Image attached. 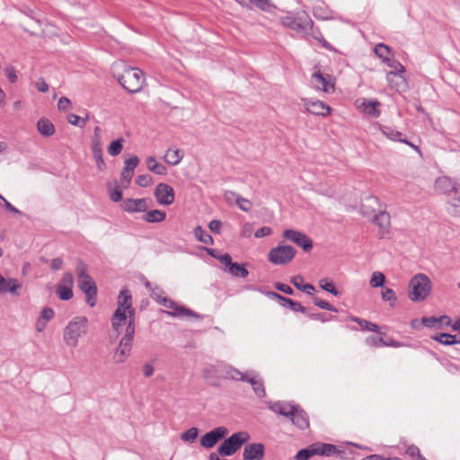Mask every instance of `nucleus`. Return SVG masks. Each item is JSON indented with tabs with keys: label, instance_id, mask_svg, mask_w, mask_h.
Instances as JSON below:
<instances>
[{
	"label": "nucleus",
	"instance_id": "obj_1",
	"mask_svg": "<svg viewBox=\"0 0 460 460\" xmlns=\"http://www.w3.org/2000/svg\"><path fill=\"white\" fill-rule=\"evenodd\" d=\"M88 332V319L85 316H75L72 318L63 332V340L66 346L75 348L78 346L79 339L84 337Z\"/></svg>",
	"mask_w": 460,
	"mask_h": 460
},
{
	"label": "nucleus",
	"instance_id": "obj_2",
	"mask_svg": "<svg viewBox=\"0 0 460 460\" xmlns=\"http://www.w3.org/2000/svg\"><path fill=\"white\" fill-rule=\"evenodd\" d=\"M123 66V74L117 77L119 83L129 93H135L141 91L145 84L143 71L137 67Z\"/></svg>",
	"mask_w": 460,
	"mask_h": 460
},
{
	"label": "nucleus",
	"instance_id": "obj_3",
	"mask_svg": "<svg viewBox=\"0 0 460 460\" xmlns=\"http://www.w3.org/2000/svg\"><path fill=\"white\" fill-rule=\"evenodd\" d=\"M431 291V281L429 278L419 273L411 278L408 287V296L413 302H420L428 297Z\"/></svg>",
	"mask_w": 460,
	"mask_h": 460
},
{
	"label": "nucleus",
	"instance_id": "obj_4",
	"mask_svg": "<svg viewBox=\"0 0 460 460\" xmlns=\"http://www.w3.org/2000/svg\"><path fill=\"white\" fill-rule=\"evenodd\" d=\"M86 270V265L79 260L76 264L78 286L85 294L87 304L90 306H94L97 288L93 279L87 274Z\"/></svg>",
	"mask_w": 460,
	"mask_h": 460
},
{
	"label": "nucleus",
	"instance_id": "obj_5",
	"mask_svg": "<svg viewBox=\"0 0 460 460\" xmlns=\"http://www.w3.org/2000/svg\"><path fill=\"white\" fill-rule=\"evenodd\" d=\"M135 334V323L128 320L126 332L113 355L116 363H123L129 357Z\"/></svg>",
	"mask_w": 460,
	"mask_h": 460
},
{
	"label": "nucleus",
	"instance_id": "obj_6",
	"mask_svg": "<svg viewBox=\"0 0 460 460\" xmlns=\"http://www.w3.org/2000/svg\"><path fill=\"white\" fill-rule=\"evenodd\" d=\"M251 438L246 431L234 433L217 447L218 454L221 456H230L235 454L243 445Z\"/></svg>",
	"mask_w": 460,
	"mask_h": 460
},
{
	"label": "nucleus",
	"instance_id": "obj_7",
	"mask_svg": "<svg viewBox=\"0 0 460 460\" xmlns=\"http://www.w3.org/2000/svg\"><path fill=\"white\" fill-rule=\"evenodd\" d=\"M296 251L289 245H279L272 248L268 254L269 261L275 265H285L295 257Z\"/></svg>",
	"mask_w": 460,
	"mask_h": 460
},
{
	"label": "nucleus",
	"instance_id": "obj_8",
	"mask_svg": "<svg viewBox=\"0 0 460 460\" xmlns=\"http://www.w3.org/2000/svg\"><path fill=\"white\" fill-rule=\"evenodd\" d=\"M280 22L284 27L297 32L306 30L312 22L311 19L305 13H303L298 16H294L293 13H288L287 15L280 18Z\"/></svg>",
	"mask_w": 460,
	"mask_h": 460
},
{
	"label": "nucleus",
	"instance_id": "obj_9",
	"mask_svg": "<svg viewBox=\"0 0 460 460\" xmlns=\"http://www.w3.org/2000/svg\"><path fill=\"white\" fill-rule=\"evenodd\" d=\"M312 86L319 91H323L326 93H332L334 91V80L329 74H323L322 72L315 71L311 77Z\"/></svg>",
	"mask_w": 460,
	"mask_h": 460
},
{
	"label": "nucleus",
	"instance_id": "obj_10",
	"mask_svg": "<svg viewBox=\"0 0 460 460\" xmlns=\"http://www.w3.org/2000/svg\"><path fill=\"white\" fill-rule=\"evenodd\" d=\"M228 433V429L224 426L215 428L201 437L200 446L207 449L212 448L219 440L225 438Z\"/></svg>",
	"mask_w": 460,
	"mask_h": 460
},
{
	"label": "nucleus",
	"instance_id": "obj_11",
	"mask_svg": "<svg viewBox=\"0 0 460 460\" xmlns=\"http://www.w3.org/2000/svg\"><path fill=\"white\" fill-rule=\"evenodd\" d=\"M301 102L305 109L314 115L324 117L329 115L332 111L331 107L322 101L303 98Z\"/></svg>",
	"mask_w": 460,
	"mask_h": 460
},
{
	"label": "nucleus",
	"instance_id": "obj_12",
	"mask_svg": "<svg viewBox=\"0 0 460 460\" xmlns=\"http://www.w3.org/2000/svg\"><path fill=\"white\" fill-rule=\"evenodd\" d=\"M283 236L302 247L304 251H310L313 247V241L302 232L286 229L283 232Z\"/></svg>",
	"mask_w": 460,
	"mask_h": 460
},
{
	"label": "nucleus",
	"instance_id": "obj_13",
	"mask_svg": "<svg viewBox=\"0 0 460 460\" xmlns=\"http://www.w3.org/2000/svg\"><path fill=\"white\" fill-rule=\"evenodd\" d=\"M154 194L160 205L170 206L174 202V190L166 183H159L155 187Z\"/></svg>",
	"mask_w": 460,
	"mask_h": 460
},
{
	"label": "nucleus",
	"instance_id": "obj_14",
	"mask_svg": "<svg viewBox=\"0 0 460 460\" xmlns=\"http://www.w3.org/2000/svg\"><path fill=\"white\" fill-rule=\"evenodd\" d=\"M370 219L378 227L379 237L385 238L390 231V215L384 209L378 210Z\"/></svg>",
	"mask_w": 460,
	"mask_h": 460
},
{
	"label": "nucleus",
	"instance_id": "obj_15",
	"mask_svg": "<svg viewBox=\"0 0 460 460\" xmlns=\"http://www.w3.org/2000/svg\"><path fill=\"white\" fill-rule=\"evenodd\" d=\"M219 373L220 378L226 379V380H232V381H242L243 382L245 377H247V372H242L235 367L226 364V363H220L219 364Z\"/></svg>",
	"mask_w": 460,
	"mask_h": 460
},
{
	"label": "nucleus",
	"instance_id": "obj_16",
	"mask_svg": "<svg viewBox=\"0 0 460 460\" xmlns=\"http://www.w3.org/2000/svg\"><path fill=\"white\" fill-rule=\"evenodd\" d=\"M159 303L163 305L164 307L173 310V312H165L167 314L172 316H194L196 318H200V316L195 314L194 312L183 306L178 305L174 301H172L170 298L163 297L161 300H159Z\"/></svg>",
	"mask_w": 460,
	"mask_h": 460
},
{
	"label": "nucleus",
	"instance_id": "obj_17",
	"mask_svg": "<svg viewBox=\"0 0 460 460\" xmlns=\"http://www.w3.org/2000/svg\"><path fill=\"white\" fill-rule=\"evenodd\" d=\"M148 207V199L145 198L126 199L121 203V208L128 213L145 212Z\"/></svg>",
	"mask_w": 460,
	"mask_h": 460
},
{
	"label": "nucleus",
	"instance_id": "obj_18",
	"mask_svg": "<svg viewBox=\"0 0 460 460\" xmlns=\"http://www.w3.org/2000/svg\"><path fill=\"white\" fill-rule=\"evenodd\" d=\"M247 377H245L243 382H246L251 385L254 394L260 397L263 398L266 395V391L264 388V384L262 378H261L260 375L253 371H247Z\"/></svg>",
	"mask_w": 460,
	"mask_h": 460
},
{
	"label": "nucleus",
	"instance_id": "obj_19",
	"mask_svg": "<svg viewBox=\"0 0 460 460\" xmlns=\"http://www.w3.org/2000/svg\"><path fill=\"white\" fill-rule=\"evenodd\" d=\"M357 107L359 111L372 118H377L380 115V111L378 108L381 103L376 100H367V99H358L356 102Z\"/></svg>",
	"mask_w": 460,
	"mask_h": 460
},
{
	"label": "nucleus",
	"instance_id": "obj_20",
	"mask_svg": "<svg viewBox=\"0 0 460 460\" xmlns=\"http://www.w3.org/2000/svg\"><path fill=\"white\" fill-rule=\"evenodd\" d=\"M22 285L18 279L13 278H4L0 273V294L10 293L13 296H19V290Z\"/></svg>",
	"mask_w": 460,
	"mask_h": 460
},
{
	"label": "nucleus",
	"instance_id": "obj_21",
	"mask_svg": "<svg viewBox=\"0 0 460 460\" xmlns=\"http://www.w3.org/2000/svg\"><path fill=\"white\" fill-rule=\"evenodd\" d=\"M378 210L383 209L376 197L368 196L365 198L361 205V212L364 217L371 218L375 214L378 213Z\"/></svg>",
	"mask_w": 460,
	"mask_h": 460
},
{
	"label": "nucleus",
	"instance_id": "obj_22",
	"mask_svg": "<svg viewBox=\"0 0 460 460\" xmlns=\"http://www.w3.org/2000/svg\"><path fill=\"white\" fill-rule=\"evenodd\" d=\"M264 456V446L261 443H251L244 447L243 460H261Z\"/></svg>",
	"mask_w": 460,
	"mask_h": 460
},
{
	"label": "nucleus",
	"instance_id": "obj_23",
	"mask_svg": "<svg viewBox=\"0 0 460 460\" xmlns=\"http://www.w3.org/2000/svg\"><path fill=\"white\" fill-rule=\"evenodd\" d=\"M268 408L281 416L290 418L293 411H295L296 405L288 402H268Z\"/></svg>",
	"mask_w": 460,
	"mask_h": 460
},
{
	"label": "nucleus",
	"instance_id": "obj_24",
	"mask_svg": "<svg viewBox=\"0 0 460 460\" xmlns=\"http://www.w3.org/2000/svg\"><path fill=\"white\" fill-rule=\"evenodd\" d=\"M447 198L449 205L447 208L448 213L453 217H460V184L447 195Z\"/></svg>",
	"mask_w": 460,
	"mask_h": 460
},
{
	"label": "nucleus",
	"instance_id": "obj_25",
	"mask_svg": "<svg viewBox=\"0 0 460 460\" xmlns=\"http://www.w3.org/2000/svg\"><path fill=\"white\" fill-rule=\"evenodd\" d=\"M139 159L137 155H132L130 158L125 161V167L121 172L122 183H126V186L129 184L134 175V170L138 165Z\"/></svg>",
	"mask_w": 460,
	"mask_h": 460
},
{
	"label": "nucleus",
	"instance_id": "obj_26",
	"mask_svg": "<svg viewBox=\"0 0 460 460\" xmlns=\"http://www.w3.org/2000/svg\"><path fill=\"white\" fill-rule=\"evenodd\" d=\"M120 312L127 313L129 315V320L134 322V311L131 306V295L128 290H121L118 297V307Z\"/></svg>",
	"mask_w": 460,
	"mask_h": 460
},
{
	"label": "nucleus",
	"instance_id": "obj_27",
	"mask_svg": "<svg viewBox=\"0 0 460 460\" xmlns=\"http://www.w3.org/2000/svg\"><path fill=\"white\" fill-rule=\"evenodd\" d=\"M460 182L456 180L451 179L447 176L438 177L435 181V188L446 194L447 196L452 192V190L459 185Z\"/></svg>",
	"mask_w": 460,
	"mask_h": 460
},
{
	"label": "nucleus",
	"instance_id": "obj_28",
	"mask_svg": "<svg viewBox=\"0 0 460 460\" xmlns=\"http://www.w3.org/2000/svg\"><path fill=\"white\" fill-rule=\"evenodd\" d=\"M270 296L271 297L278 299L280 302V305L284 307L288 306L294 312H300L303 314L306 313V308L305 306H303L298 302H296L290 298L282 296L281 295L275 293V292L270 293Z\"/></svg>",
	"mask_w": 460,
	"mask_h": 460
},
{
	"label": "nucleus",
	"instance_id": "obj_29",
	"mask_svg": "<svg viewBox=\"0 0 460 460\" xmlns=\"http://www.w3.org/2000/svg\"><path fill=\"white\" fill-rule=\"evenodd\" d=\"M381 133L385 137H386L387 138H389L393 141L405 143L408 146L414 148L415 150L419 151V147L417 146L411 144V142L407 141L406 138L402 137V136H403L402 133L398 130L393 129L389 127H383V128H381Z\"/></svg>",
	"mask_w": 460,
	"mask_h": 460
},
{
	"label": "nucleus",
	"instance_id": "obj_30",
	"mask_svg": "<svg viewBox=\"0 0 460 460\" xmlns=\"http://www.w3.org/2000/svg\"><path fill=\"white\" fill-rule=\"evenodd\" d=\"M292 423L297 426L299 429H306L309 426L308 417L306 413L296 405L295 411L289 418Z\"/></svg>",
	"mask_w": 460,
	"mask_h": 460
},
{
	"label": "nucleus",
	"instance_id": "obj_31",
	"mask_svg": "<svg viewBox=\"0 0 460 460\" xmlns=\"http://www.w3.org/2000/svg\"><path fill=\"white\" fill-rule=\"evenodd\" d=\"M216 373H219V364L207 365L202 369V376L210 385H217V381L220 377H217Z\"/></svg>",
	"mask_w": 460,
	"mask_h": 460
},
{
	"label": "nucleus",
	"instance_id": "obj_32",
	"mask_svg": "<svg viewBox=\"0 0 460 460\" xmlns=\"http://www.w3.org/2000/svg\"><path fill=\"white\" fill-rule=\"evenodd\" d=\"M386 78L390 86L396 91L402 90L406 86V80L402 74H397V72H388Z\"/></svg>",
	"mask_w": 460,
	"mask_h": 460
},
{
	"label": "nucleus",
	"instance_id": "obj_33",
	"mask_svg": "<svg viewBox=\"0 0 460 460\" xmlns=\"http://www.w3.org/2000/svg\"><path fill=\"white\" fill-rule=\"evenodd\" d=\"M128 316L129 317L128 314L120 312V309H116L112 319V328L113 331L116 332V336H118L120 333V327L126 323Z\"/></svg>",
	"mask_w": 460,
	"mask_h": 460
},
{
	"label": "nucleus",
	"instance_id": "obj_34",
	"mask_svg": "<svg viewBox=\"0 0 460 460\" xmlns=\"http://www.w3.org/2000/svg\"><path fill=\"white\" fill-rule=\"evenodd\" d=\"M37 129L40 134L44 137H50L55 133L54 125L45 118H42L38 121Z\"/></svg>",
	"mask_w": 460,
	"mask_h": 460
},
{
	"label": "nucleus",
	"instance_id": "obj_35",
	"mask_svg": "<svg viewBox=\"0 0 460 460\" xmlns=\"http://www.w3.org/2000/svg\"><path fill=\"white\" fill-rule=\"evenodd\" d=\"M147 168L150 172L158 174V175H164L167 172L166 167L156 162L155 158L154 156H148L146 160Z\"/></svg>",
	"mask_w": 460,
	"mask_h": 460
},
{
	"label": "nucleus",
	"instance_id": "obj_36",
	"mask_svg": "<svg viewBox=\"0 0 460 460\" xmlns=\"http://www.w3.org/2000/svg\"><path fill=\"white\" fill-rule=\"evenodd\" d=\"M165 217L166 213L159 209L149 210L143 216V219L148 223H160L163 222Z\"/></svg>",
	"mask_w": 460,
	"mask_h": 460
},
{
	"label": "nucleus",
	"instance_id": "obj_37",
	"mask_svg": "<svg viewBox=\"0 0 460 460\" xmlns=\"http://www.w3.org/2000/svg\"><path fill=\"white\" fill-rule=\"evenodd\" d=\"M183 158V152L180 149H168L164 159L171 165H177Z\"/></svg>",
	"mask_w": 460,
	"mask_h": 460
},
{
	"label": "nucleus",
	"instance_id": "obj_38",
	"mask_svg": "<svg viewBox=\"0 0 460 460\" xmlns=\"http://www.w3.org/2000/svg\"><path fill=\"white\" fill-rule=\"evenodd\" d=\"M194 234L195 237L201 243L206 244H212L213 243V238L212 236L205 232L203 228L200 226H198L194 229Z\"/></svg>",
	"mask_w": 460,
	"mask_h": 460
},
{
	"label": "nucleus",
	"instance_id": "obj_39",
	"mask_svg": "<svg viewBox=\"0 0 460 460\" xmlns=\"http://www.w3.org/2000/svg\"><path fill=\"white\" fill-rule=\"evenodd\" d=\"M228 271L231 275L238 278H246L249 274L248 270L243 265L236 262H233Z\"/></svg>",
	"mask_w": 460,
	"mask_h": 460
},
{
	"label": "nucleus",
	"instance_id": "obj_40",
	"mask_svg": "<svg viewBox=\"0 0 460 460\" xmlns=\"http://www.w3.org/2000/svg\"><path fill=\"white\" fill-rule=\"evenodd\" d=\"M433 339L444 345H453L460 343L459 340L456 339V335L448 333H441L440 335L434 336Z\"/></svg>",
	"mask_w": 460,
	"mask_h": 460
},
{
	"label": "nucleus",
	"instance_id": "obj_41",
	"mask_svg": "<svg viewBox=\"0 0 460 460\" xmlns=\"http://www.w3.org/2000/svg\"><path fill=\"white\" fill-rule=\"evenodd\" d=\"M351 320L356 322V323H358L359 324V326L363 330L371 331V332H380L379 326L377 324H376V323H373L368 322L367 320L359 319L358 317H352Z\"/></svg>",
	"mask_w": 460,
	"mask_h": 460
},
{
	"label": "nucleus",
	"instance_id": "obj_42",
	"mask_svg": "<svg viewBox=\"0 0 460 460\" xmlns=\"http://www.w3.org/2000/svg\"><path fill=\"white\" fill-rule=\"evenodd\" d=\"M315 455L331 456L336 452V447L332 444H322L314 447Z\"/></svg>",
	"mask_w": 460,
	"mask_h": 460
},
{
	"label": "nucleus",
	"instance_id": "obj_43",
	"mask_svg": "<svg viewBox=\"0 0 460 460\" xmlns=\"http://www.w3.org/2000/svg\"><path fill=\"white\" fill-rule=\"evenodd\" d=\"M385 282V276L380 271H375L372 273L369 284L372 288L382 287Z\"/></svg>",
	"mask_w": 460,
	"mask_h": 460
},
{
	"label": "nucleus",
	"instance_id": "obj_44",
	"mask_svg": "<svg viewBox=\"0 0 460 460\" xmlns=\"http://www.w3.org/2000/svg\"><path fill=\"white\" fill-rule=\"evenodd\" d=\"M376 55L383 59V62L385 63L386 59H390L388 55L391 51L390 48L383 43H379L375 47Z\"/></svg>",
	"mask_w": 460,
	"mask_h": 460
},
{
	"label": "nucleus",
	"instance_id": "obj_45",
	"mask_svg": "<svg viewBox=\"0 0 460 460\" xmlns=\"http://www.w3.org/2000/svg\"><path fill=\"white\" fill-rule=\"evenodd\" d=\"M122 142H123V139L119 138V139L112 141L110 144V146L108 147V153L110 154V155L116 156L121 153V151L123 149Z\"/></svg>",
	"mask_w": 460,
	"mask_h": 460
},
{
	"label": "nucleus",
	"instance_id": "obj_46",
	"mask_svg": "<svg viewBox=\"0 0 460 460\" xmlns=\"http://www.w3.org/2000/svg\"><path fill=\"white\" fill-rule=\"evenodd\" d=\"M56 292L58 298L64 301H67L73 297V290L68 287L66 288L58 285Z\"/></svg>",
	"mask_w": 460,
	"mask_h": 460
},
{
	"label": "nucleus",
	"instance_id": "obj_47",
	"mask_svg": "<svg viewBox=\"0 0 460 460\" xmlns=\"http://www.w3.org/2000/svg\"><path fill=\"white\" fill-rule=\"evenodd\" d=\"M199 435V429L197 428H190L181 435V440L185 442H194Z\"/></svg>",
	"mask_w": 460,
	"mask_h": 460
},
{
	"label": "nucleus",
	"instance_id": "obj_48",
	"mask_svg": "<svg viewBox=\"0 0 460 460\" xmlns=\"http://www.w3.org/2000/svg\"><path fill=\"white\" fill-rule=\"evenodd\" d=\"M382 299L384 301L389 302L391 306H394L396 303V296L394 291L392 288H385L384 291H382Z\"/></svg>",
	"mask_w": 460,
	"mask_h": 460
},
{
	"label": "nucleus",
	"instance_id": "obj_49",
	"mask_svg": "<svg viewBox=\"0 0 460 460\" xmlns=\"http://www.w3.org/2000/svg\"><path fill=\"white\" fill-rule=\"evenodd\" d=\"M235 204L241 210H243L244 212H249L252 208V201H250L249 199L243 198L241 196L236 197Z\"/></svg>",
	"mask_w": 460,
	"mask_h": 460
},
{
	"label": "nucleus",
	"instance_id": "obj_50",
	"mask_svg": "<svg viewBox=\"0 0 460 460\" xmlns=\"http://www.w3.org/2000/svg\"><path fill=\"white\" fill-rule=\"evenodd\" d=\"M88 119V117L86 119H82L80 116L75 114H69L67 116V121L74 126H77L79 128H84L85 126L86 120Z\"/></svg>",
	"mask_w": 460,
	"mask_h": 460
},
{
	"label": "nucleus",
	"instance_id": "obj_51",
	"mask_svg": "<svg viewBox=\"0 0 460 460\" xmlns=\"http://www.w3.org/2000/svg\"><path fill=\"white\" fill-rule=\"evenodd\" d=\"M315 455L314 447V448H305L299 450L296 455V460H308L311 456Z\"/></svg>",
	"mask_w": 460,
	"mask_h": 460
},
{
	"label": "nucleus",
	"instance_id": "obj_52",
	"mask_svg": "<svg viewBox=\"0 0 460 460\" xmlns=\"http://www.w3.org/2000/svg\"><path fill=\"white\" fill-rule=\"evenodd\" d=\"M366 342H367V345H369L371 347H380V346H386V345H393V346H394L395 345L394 343H387V342H385L383 340V338H376V337H374V336L368 337L366 340Z\"/></svg>",
	"mask_w": 460,
	"mask_h": 460
},
{
	"label": "nucleus",
	"instance_id": "obj_53",
	"mask_svg": "<svg viewBox=\"0 0 460 460\" xmlns=\"http://www.w3.org/2000/svg\"><path fill=\"white\" fill-rule=\"evenodd\" d=\"M319 285L323 290H325L334 296H339V291L334 288L333 284L331 282H328L327 279H321L319 281Z\"/></svg>",
	"mask_w": 460,
	"mask_h": 460
},
{
	"label": "nucleus",
	"instance_id": "obj_54",
	"mask_svg": "<svg viewBox=\"0 0 460 460\" xmlns=\"http://www.w3.org/2000/svg\"><path fill=\"white\" fill-rule=\"evenodd\" d=\"M152 182L153 179L149 174H141L136 179V183L140 187H148Z\"/></svg>",
	"mask_w": 460,
	"mask_h": 460
},
{
	"label": "nucleus",
	"instance_id": "obj_55",
	"mask_svg": "<svg viewBox=\"0 0 460 460\" xmlns=\"http://www.w3.org/2000/svg\"><path fill=\"white\" fill-rule=\"evenodd\" d=\"M385 64L390 66L391 68H393V71L392 72H397V74H402L405 69H404V66L399 63L398 61L394 60V59H386L385 60Z\"/></svg>",
	"mask_w": 460,
	"mask_h": 460
},
{
	"label": "nucleus",
	"instance_id": "obj_56",
	"mask_svg": "<svg viewBox=\"0 0 460 460\" xmlns=\"http://www.w3.org/2000/svg\"><path fill=\"white\" fill-rule=\"evenodd\" d=\"M91 146H102V129L100 127H95L93 135L91 137Z\"/></svg>",
	"mask_w": 460,
	"mask_h": 460
},
{
	"label": "nucleus",
	"instance_id": "obj_57",
	"mask_svg": "<svg viewBox=\"0 0 460 460\" xmlns=\"http://www.w3.org/2000/svg\"><path fill=\"white\" fill-rule=\"evenodd\" d=\"M62 287H68L69 288H72L74 286V277L73 274L70 272H66L64 274L62 279L58 284Z\"/></svg>",
	"mask_w": 460,
	"mask_h": 460
},
{
	"label": "nucleus",
	"instance_id": "obj_58",
	"mask_svg": "<svg viewBox=\"0 0 460 460\" xmlns=\"http://www.w3.org/2000/svg\"><path fill=\"white\" fill-rule=\"evenodd\" d=\"M314 303L316 306L320 307L321 309L337 312V309L327 301L315 297L314 298Z\"/></svg>",
	"mask_w": 460,
	"mask_h": 460
},
{
	"label": "nucleus",
	"instance_id": "obj_59",
	"mask_svg": "<svg viewBox=\"0 0 460 460\" xmlns=\"http://www.w3.org/2000/svg\"><path fill=\"white\" fill-rule=\"evenodd\" d=\"M251 3L254 4L260 9L263 11H270L272 7V4L270 0H249Z\"/></svg>",
	"mask_w": 460,
	"mask_h": 460
},
{
	"label": "nucleus",
	"instance_id": "obj_60",
	"mask_svg": "<svg viewBox=\"0 0 460 460\" xmlns=\"http://www.w3.org/2000/svg\"><path fill=\"white\" fill-rule=\"evenodd\" d=\"M108 190H109V193H110V198L112 201L118 202V201L121 200L122 191L119 189L118 186H117L116 190H111V187L109 186Z\"/></svg>",
	"mask_w": 460,
	"mask_h": 460
},
{
	"label": "nucleus",
	"instance_id": "obj_61",
	"mask_svg": "<svg viewBox=\"0 0 460 460\" xmlns=\"http://www.w3.org/2000/svg\"><path fill=\"white\" fill-rule=\"evenodd\" d=\"M208 228L215 234H220L222 228V223L219 220L214 219L209 222Z\"/></svg>",
	"mask_w": 460,
	"mask_h": 460
},
{
	"label": "nucleus",
	"instance_id": "obj_62",
	"mask_svg": "<svg viewBox=\"0 0 460 460\" xmlns=\"http://www.w3.org/2000/svg\"><path fill=\"white\" fill-rule=\"evenodd\" d=\"M70 105H71V102L68 98L66 97H61L59 100H58V108L60 110V111H66L70 108Z\"/></svg>",
	"mask_w": 460,
	"mask_h": 460
},
{
	"label": "nucleus",
	"instance_id": "obj_63",
	"mask_svg": "<svg viewBox=\"0 0 460 460\" xmlns=\"http://www.w3.org/2000/svg\"><path fill=\"white\" fill-rule=\"evenodd\" d=\"M421 323L426 327H435L438 323V318L437 317H423Z\"/></svg>",
	"mask_w": 460,
	"mask_h": 460
},
{
	"label": "nucleus",
	"instance_id": "obj_64",
	"mask_svg": "<svg viewBox=\"0 0 460 460\" xmlns=\"http://www.w3.org/2000/svg\"><path fill=\"white\" fill-rule=\"evenodd\" d=\"M362 460H402V459L399 457L385 458L380 455H372L370 456L363 458Z\"/></svg>",
	"mask_w": 460,
	"mask_h": 460
}]
</instances>
